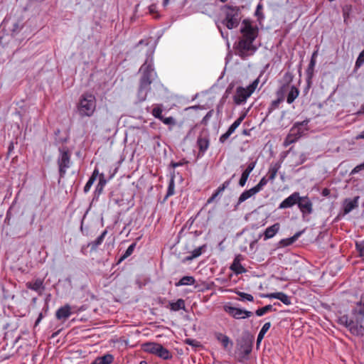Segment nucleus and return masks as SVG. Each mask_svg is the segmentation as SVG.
<instances>
[{"label":"nucleus","instance_id":"f257e3e1","mask_svg":"<svg viewBox=\"0 0 364 364\" xmlns=\"http://www.w3.org/2000/svg\"><path fill=\"white\" fill-rule=\"evenodd\" d=\"M241 33L242 36L235 46V53L242 59L245 60L253 55L257 50V47L253 45V41L257 36V31L250 25L245 24L241 28Z\"/></svg>","mask_w":364,"mask_h":364},{"label":"nucleus","instance_id":"f03ea898","mask_svg":"<svg viewBox=\"0 0 364 364\" xmlns=\"http://www.w3.org/2000/svg\"><path fill=\"white\" fill-rule=\"evenodd\" d=\"M141 77L139 82L137 96L140 102H143L146 99L148 92L151 90V84L154 77L156 75L153 68L152 54L149 55L144 63L140 68Z\"/></svg>","mask_w":364,"mask_h":364},{"label":"nucleus","instance_id":"7ed1b4c3","mask_svg":"<svg viewBox=\"0 0 364 364\" xmlns=\"http://www.w3.org/2000/svg\"><path fill=\"white\" fill-rule=\"evenodd\" d=\"M97 101L95 95L90 93L82 94L77 104V109L82 117H90L95 112Z\"/></svg>","mask_w":364,"mask_h":364},{"label":"nucleus","instance_id":"20e7f679","mask_svg":"<svg viewBox=\"0 0 364 364\" xmlns=\"http://www.w3.org/2000/svg\"><path fill=\"white\" fill-rule=\"evenodd\" d=\"M222 11L225 14V18L222 21L228 29H232L239 25L240 21V8L230 5H225L222 7Z\"/></svg>","mask_w":364,"mask_h":364},{"label":"nucleus","instance_id":"39448f33","mask_svg":"<svg viewBox=\"0 0 364 364\" xmlns=\"http://www.w3.org/2000/svg\"><path fill=\"white\" fill-rule=\"evenodd\" d=\"M309 119L304 120L301 122H296L291 128L289 133L286 136L283 145L284 147L289 146L290 144L296 142L301 138L306 132L308 131Z\"/></svg>","mask_w":364,"mask_h":364},{"label":"nucleus","instance_id":"423d86ee","mask_svg":"<svg viewBox=\"0 0 364 364\" xmlns=\"http://www.w3.org/2000/svg\"><path fill=\"white\" fill-rule=\"evenodd\" d=\"M71 154L67 147L59 149V156L57 163L59 168V175L60 178H63L66 173L67 169L70 168L71 164Z\"/></svg>","mask_w":364,"mask_h":364},{"label":"nucleus","instance_id":"0eeeda50","mask_svg":"<svg viewBox=\"0 0 364 364\" xmlns=\"http://www.w3.org/2000/svg\"><path fill=\"white\" fill-rule=\"evenodd\" d=\"M338 322L346 327L353 335L359 336L364 334L363 324H358L353 318V319H349L347 315H343L338 318Z\"/></svg>","mask_w":364,"mask_h":364},{"label":"nucleus","instance_id":"6e6552de","mask_svg":"<svg viewBox=\"0 0 364 364\" xmlns=\"http://www.w3.org/2000/svg\"><path fill=\"white\" fill-rule=\"evenodd\" d=\"M252 348V342L249 338H242L237 346L235 356L240 362L247 360Z\"/></svg>","mask_w":364,"mask_h":364},{"label":"nucleus","instance_id":"1a4fd4ad","mask_svg":"<svg viewBox=\"0 0 364 364\" xmlns=\"http://www.w3.org/2000/svg\"><path fill=\"white\" fill-rule=\"evenodd\" d=\"M144 350L146 352L154 354L161 358L168 360L171 358L170 352L162 345L156 343H148L144 345Z\"/></svg>","mask_w":364,"mask_h":364},{"label":"nucleus","instance_id":"9d476101","mask_svg":"<svg viewBox=\"0 0 364 364\" xmlns=\"http://www.w3.org/2000/svg\"><path fill=\"white\" fill-rule=\"evenodd\" d=\"M351 313L356 322L362 324L364 321V294H361L360 300L355 303Z\"/></svg>","mask_w":364,"mask_h":364},{"label":"nucleus","instance_id":"9b49d317","mask_svg":"<svg viewBox=\"0 0 364 364\" xmlns=\"http://www.w3.org/2000/svg\"><path fill=\"white\" fill-rule=\"evenodd\" d=\"M225 311L235 319H244L252 316V312L233 306H225Z\"/></svg>","mask_w":364,"mask_h":364},{"label":"nucleus","instance_id":"f8f14e48","mask_svg":"<svg viewBox=\"0 0 364 364\" xmlns=\"http://www.w3.org/2000/svg\"><path fill=\"white\" fill-rule=\"evenodd\" d=\"M297 205L303 217L313 213V203L308 196H300Z\"/></svg>","mask_w":364,"mask_h":364},{"label":"nucleus","instance_id":"ddd939ff","mask_svg":"<svg viewBox=\"0 0 364 364\" xmlns=\"http://www.w3.org/2000/svg\"><path fill=\"white\" fill-rule=\"evenodd\" d=\"M251 95L246 87H238L233 97L234 102L236 105L243 104Z\"/></svg>","mask_w":364,"mask_h":364},{"label":"nucleus","instance_id":"4468645a","mask_svg":"<svg viewBox=\"0 0 364 364\" xmlns=\"http://www.w3.org/2000/svg\"><path fill=\"white\" fill-rule=\"evenodd\" d=\"M300 199V195L299 192H294L287 198H285L279 205V209H285L293 207L294 205L297 204L299 200Z\"/></svg>","mask_w":364,"mask_h":364},{"label":"nucleus","instance_id":"2eb2a0df","mask_svg":"<svg viewBox=\"0 0 364 364\" xmlns=\"http://www.w3.org/2000/svg\"><path fill=\"white\" fill-rule=\"evenodd\" d=\"M245 118V115L240 116L228 128V131L220 136V141L224 143L230 136L235 132V129L240 125Z\"/></svg>","mask_w":364,"mask_h":364},{"label":"nucleus","instance_id":"dca6fc26","mask_svg":"<svg viewBox=\"0 0 364 364\" xmlns=\"http://www.w3.org/2000/svg\"><path fill=\"white\" fill-rule=\"evenodd\" d=\"M72 308L69 304H65L60 307L55 313V317L58 320L65 321L72 314Z\"/></svg>","mask_w":364,"mask_h":364},{"label":"nucleus","instance_id":"f3484780","mask_svg":"<svg viewBox=\"0 0 364 364\" xmlns=\"http://www.w3.org/2000/svg\"><path fill=\"white\" fill-rule=\"evenodd\" d=\"M242 259L243 258L241 255H237L230 265V269L236 274H240L246 272L245 268L241 264Z\"/></svg>","mask_w":364,"mask_h":364},{"label":"nucleus","instance_id":"a211bd4d","mask_svg":"<svg viewBox=\"0 0 364 364\" xmlns=\"http://www.w3.org/2000/svg\"><path fill=\"white\" fill-rule=\"evenodd\" d=\"M256 166V161H252L248 164L246 169L242 172L240 179L239 181V186L241 187H244L246 184V182L248 179V177L252 170L255 168Z\"/></svg>","mask_w":364,"mask_h":364},{"label":"nucleus","instance_id":"6ab92c4d","mask_svg":"<svg viewBox=\"0 0 364 364\" xmlns=\"http://www.w3.org/2000/svg\"><path fill=\"white\" fill-rule=\"evenodd\" d=\"M280 224L277 223L268 227L264 232V240L272 238L279 230Z\"/></svg>","mask_w":364,"mask_h":364},{"label":"nucleus","instance_id":"aec40b11","mask_svg":"<svg viewBox=\"0 0 364 364\" xmlns=\"http://www.w3.org/2000/svg\"><path fill=\"white\" fill-rule=\"evenodd\" d=\"M257 193V192L256 191V190H255L254 188H252L249 190L242 192L238 198L237 204L235 205V209H237L238 206L242 203L245 202V200H247V199H249L250 198H251L252 196H255Z\"/></svg>","mask_w":364,"mask_h":364},{"label":"nucleus","instance_id":"412c9836","mask_svg":"<svg viewBox=\"0 0 364 364\" xmlns=\"http://www.w3.org/2000/svg\"><path fill=\"white\" fill-rule=\"evenodd\" d=\"M358 197L355 198L353 200L346 199L343 203L344 214H348L358 206Z\"/></svg>","mask_w":364,"mask_h":364},{"label":"nucleus","instance_id":"4be33fe9","mask_svg":"<svg viewBox=\"0 0 364 364\" xmlns=\"http://www.w3.org/2000/svg\"><path fill=\"white\" fill-rule=\"evenodd\" d=\"M231 179L225 181L221 186H220L212 196L208 200V203H212L220 194H221L225 189H226L230 184Z\"/></svg>","mask_w":364,"mask_h":364},{"label":"nucleus","instance_id":"5701e85b","mask_svg":"<svg viewBox=\"0 0 364 364\" xmlns=\"http://www.w3.org/2000/svg\"><path fill=\"white\" fill-rule=\"evenodd\" d=\"M197 145L199 149V152L203 154L209 146V140L207 137L198 136L197 139Z\"/></svg>","mask_w":364,"mask_h":364},{"label":"nucleus","instance_id":"b1692460","mask_svg":"<svg viewBox=\"0 0 364 364\" xmlns=\"http://www.w3.org/2000/svg\"><path fill=\"white\" fill-rule=\"evenodd\" d=\"M281 167L279 163L272 164L269 166L267 175L269 181H274L277 176V173Z\"/></svg>","mask_w":364,"mask_h":364},{"label":"nucleus","instance_id":"393cba45","mask_svg":"<svg viewBox=\"0 0 364 364\" xmlns=\"http://www.w3.org/2000/svg\"><path fill=\"white\" fill-rule=\"evenodd\" d=\"M215 338L225 348H227L229 345H232V342L229 337L221 333H215Z\"/></svg>","mask_w":364,"mask_h":364},{"label":"nucleus","instance_id":"a878e982","mask_svg":"<svg viewBox=\"0 0 364 364\" xmlns=\"http://www.w3.org/2000/svg\"><path fill=\"white\" fill-rule=\"evenodd\" d=\"M26 286L29 289L38 291L41 289H43V280L37 279L33 282H27Z\"/></svg>","mask_w":364,"mask_h":364},{"label":"nucleus","instance_id":"bb28decb","mask_svg":"<svg viewBox=\"0 0 364 364\" xmlns=\"http://www.w3.org/2000/svg\"><path fill=\"white\" fill-rule=\"evenodd\" d=\"M299 90L295 86L292 85L290 87L289 93L287 97V102L289 104H291L299 96Z\"/></svg>","mask_w":364,"mask_h":364},{"label":"nucleus","instance_id":"cd10ccee","mask_svg":"<svg viewBox=\"0 0 364 364\" xmlns=\"http://www.w3.org/2000/svg\"><path fill=\"white\" fill-rule=\"evenodd\" d=\"M196 282V279L192 276H184L178 282L175 284L176 287L193 285Z\"/></svg>","mask_w":364,"mask_h":364},{"label":"nucleus","instance_id":"c85d7f7f","mask_svg":"<svg viewBox=\"0 0 364 364\" xmlns=\"http://www.w3.org/2000/svg\"><path fill=\"white\" fill-rule=\"evenodd\" d=\"M169 306L170 309L173 311L185 309V301L182 299H178L176 302H170Z\"/></svg>","mask_w":364,"mask_h":364},{"label":"nucleus","instance_id":"c756f323","mask_svg":"<svg viewBox=\"0 0 364 364\" xmlns=\"http://www.w3.org/2000/svg\"><path fill=\"white\" fill-rule=\"evenodd\" d=\"M271 327V323L270 322H267L265 323L263 326L262 327L260 331L259 332V334L257 336V345L259 346V343H261V341H262V339L264 338V336L265 335V333L268 331V330Z\"/></svg>","mask_w":364,"mask_h":364},{"label":"nucleus","instance_id":"7c9ffc66","mask_svg":"<svg viewBox=\"0 0 364 364\" xmlns=\"http://www.w3.org/2000/svg\"><path fill=\"white\" fill-rule=\"evenodd\" d=\"M205 248V245H202L196 249H195L192 252H191V255L190 256H187L186 257H185L183 259V262H187V261H190V260H192L198 257H199L202 252H203V250Z\"/></svg>","mask_w":364,"mask_h":364},{"label":"nucleus","instance_id":"2f4dec72","mask_svg":"<svg viewBox=\"0 0 364 364\" xmlns=\"http://www.w3.org/2000/svg\"><path fill=\"white\" fill-rule=\"evenodd\" d=\"M112 360V355L110 354H107L95 359L92 364H110Z\"/></svg>","mask_w":364,"mask_h":364},{"label":"nucleus","instance_id":"473e14b6","mask_svg":"<svg viewBox=\"0 0 364 364\" xmlns=\"http://www.w3.org/2000/svg\"><path fill=\"white\" fill-rule=\"evenodd\" d=\"M107 183V180L105 178V176L103 173L100 175L99 182L95 188V194L98 196L102 193L103 188Z\"/></svg>","mask_w":364,"mask_h":364},{"label":"nucleus","instance_id":"72a5a7b5","mask_svg":"<svg viewBox=\"0 0 364 364\" xmlns=\"http://www.w3.org/2000/svg\"><path fill=\"white\" fill-rule=\"evenodd\" d=\"M107 233V230H104L101 233V235L99 237H97V238L95 241L90 242L88 245L91 246L92 250H96L97 247L102 243Z\"/></svg>","mask_w":364,"mask_h":364},{"label":"nucleus","instance_id":"f704fd0d","mask_svg":"<svg viewBox=\"0 0 364 364\" xmlns=\"http://www.w3.org/2000/svg\"><path fill=\"white\" fill-rule=\"evenodd\" d=\"M275 311V309H273L272 306L269 304L262 308L257 309L255 311V314L257 316H262L264 315L265 314H267L269 311Z\"/></svg>","mask_w":364,"mask_h":364},{"label":"nucleus","instance_id":"c9c22d12","mask_svg":"<svg viewBox=\"0 0 364 364\" xmlns=\"http://www.w3.org/2000/svg\"><path fill=\"white\" fill-rule=\"evenodd\" d=\"M135 247H136V243L135 242L131 244L128 247V248L127 249L125 252L123 254V255L121 257V258L119 259V262H120L123 261L124 259H125L129 256H130L133 253V252H134V250L135 249Z\"/></svg>","mask_w":364,"mask_h":364},{"label":"nucleus","instance_id":"e433bc0d","mask_svg":"<svg viewBox=\"0 0 364 364\" xmlns=\"http://www.w3.org/2000/svg\"><path fill=\"white\" fill-rule=\"evenodd\" d=\"M151 114L154 117L161 120L164 117L162 115L161 105H156L155 107H154Z\"/></svg>","mask_w":364,"mask_h":364},{"label":"nucleus","instance_id":"4c0bfd02","mask_svg":"<svg viewBox=\"0 0 364 364\" xmlns=\"http://www.w3.org/2000/svg\"><path fill=\"white\" fill-rule=\"evenodd\" d=\"M268 181H269V178L267 179L266 177H262L259 182L253 188H255V190H256L257 193H259L260 191L262 190L263 187L267 185Z\"/></svg>","mask_w":364,"mask_h":364},{"label":"nucleus","instance_id":"58836bf2","mask_svg":"<svg viewBox=\"0 0 364 364\" xmlns=\"http://www.w3.org/2000/svg\"><path fill=\"white\" fill-rule=\"evenodd\" d=\"M174 188H175V183H174L173 178H172L169 181L166 198L171 196L174 194Z\"/></svg>","mask_w":364,"mask_h":364},{"label":"nucleus","instance_id":"ea45409f","mask_svg":"<svg viewBox=\"0 0 364 364\" xmlns=\"http://www.w3.org/2000/svg\"><path fill=\"white\" fill-rule=\"evenodd\" d=\"M161 121L168 126L173 127L176 125V119L173 117H163Z\"/></svg>","mask_w":364,"mask_h":364},{"label":"nucleus","instance_id":"a19ab883","mask_svg":"<svg viewBox=\"0 0 364 364\" xmlns=\"http://www.w3.org/2000/svg\"><path fill=\"white\" fill-rule=\"evenodd\" d=\"M237 294L241 297V300H242V301L243 300H247V301H254L253 296L250 294L238 291V292H237Z\"/></svg>","mask_w":364,"mask_h":364},{"label":"nucleus","instance_id":"79ce46f5","mask_svg":"<svg viewBox=\"0 0 364 364\" xmlns=\"http://www.w3.org/2000/svg\"><path fill=\"white\" fill-rule=\"evenodd\" d=\"M364 64V49L359 54L356 61H355V68H358Z\"/></svg>","mask_w":364,"mask_h":364},{"label":"nucleus","instance_id":"37998d69","mask_svg":"<svg viewBox=\"0 0 364 364\" xmlns=\"http://www.w3.org/2000/svg\"><path fill=\"white\" fill-rule=\"evenodd\" d=\"M300 235L301 232H296L293 237L285 240H282V242H284V245H289L292 244L294 241H296L297 238L300 236Z\"/></svg>","mask_w":364,"mask_h":364},{"label":"nucleus","instance_id":"c03bdc74","mask_svg":"<svg viewBox=\"0 0 364 364\" xmlns=\"http://www.w3.org/2000/svg\"><path fill=\"white\" fill-rule=\"evenodd\" d=\"M279 300L281 301L285 305L291 304V298L283 292L282 293Z\"/></svg>","mask_w":364,"mask_h":364},{"label":"nucleus","instance_id":"a18cd8bd","mask_svg":"<svg viewBox=\"0 0 364 364\" xmlns=\"http://www.w3.org/2000/svg\"><path fill=\"white\" fill-rule=\"evenodd\" d=\"M355 246L360 256L364 257V240L356 242Z\"/></svg>","mask_w":364,"mask_h":364},{"label":"nucleus","instance_id":"49530a36","mask_svg":"<svg viewBox=\"0 0 364 364\" xmlns=\"http://www.w3.org/2000/svg\"><path fill=\"white\" fill-rule=\"evenodd\" d=\"M317 53H318L317 50H316L313 53L309 65L308 71H309L310 70H312L314 69V68L316 65V57L317 55Z\"/></svg>","mask_w":364,"mask_h":364},{"label":"nucleus","instance_id":"de8ad7c7","mask_svg":"<svg viewBox=\"0 0 364 364\" xmlns=\"http://www.w3.org/2000/svg\"><path fill=\"white\" fill-rule=\"evenodd\" d=\"M94 177H90L87 182L86 183L85 186H84V192L87 193L90 190L92 186L93 185L94 182Z\"/></svg>","mask_w":364,"mask_h":364},{"label":"nucleus","instance_id":"09e8293b","mask_svg":"<svg viewBox=\"0 0 364 364\" xmlns=\"http://www.w3.org/2000/svg\"><path fill=\"white\" fill-rule=\"evenodd\" d=\"M259 83V80L256 79L249 86H247L246 88L248 90V91L252 94L255 89L257 88Z\"/></svg>","mask_w":364,"mask_h":364},{"label":"nucleus","instance_id":"8fccbe9b","mask_svg":"<svg viewBox=\"0 0 364 364\" xmlns=\"http://www.w3.org/2000/svg\"><path fill=\"white\" fill-rule=\"evenodd\" d=\"M282 292H274V293H270L267 294L264 296V297L269 298V299H279V297L281 296Z\"/></svg>","mask_w":364,"mask_h":364},{"label":"nucleus","instance_id":"3c124183","mask_svg":"<svg viewBox=\"0 0 364 364\" xmlns=\"http://www.w3.org/2000/svg\"><path fill=\"white\" fill-rule=\"evenodd\" d=\"M213 110H210L208 112V113L205 115V117L202 119V123L206 124L207 122L209 120V119L213 116Z\"/></svg>","mask_w":364,"mask_h":364},{"label":"nucleus","instance_id":"603ef678","mask_svg":"<svg viewBox=\"0 0 364 364\" xmlns=\"http://www.w3.org/2000/svg\"><path fill=\"white\" fill-rule=\"evenodd\" d=\"M364 169V162L356 166L352 171L351 173H356Z\"/></svg>","mask_w":364,"mask_h":364},{"label":"nucleus","instance_id":"864d4df0","mask_svg":"<svg viewBox=\"0 0 364 364\" xmlns=\"http://www.w3.org/2000/svg\"><path fill=\"white\" fill-rule=\"evenodd\" d=\"M283 100V98L281 97V98H278L277 100H274L272 102V109H276L279 107V105L280 104V102Z\"/></svg>","mask_w":364,"mask_h":364},{"label":"nucleus","instance_id":"5fc2aeb1","mask_svg":"<svg viewBox=\"0 0 364 364\" xmlns=\"http://www.w3.org/2000/svg\"><path fill=\"white\" fill-rule=\"evenodd\" d=\"M43 318V315L42 313H40L39 315H38V318L36 319V323H35V326H37L39 324V323L41 322V321L42 320V318Z\"/></svg>","mask_w":364,"mask_h":364},{"label":"nucleus","instance_id":"6e6d98bb","mask_svg":"<svg viewBox=\"0 0 364 364\" xmlns=\"http://www.w3.org/2000/svg\"><path fill=\"white\" fill-rule=\"evenodd\" d=\"M183 164L182 162H171V166L175 168L178 166H182Z\"/></svg>","mask_w":364,"mask_h":364},{"label":"nucleus","instance_id":"4d7b16f0","mask_svg":"<svg viewBox=\"0 0 364 364\" xmlns=\"http://www.w3.org/2000/svg\"><path fill=\"white\" fill-rule=\"evenodd\" d=\"M98 175H99L98 169L97 168H95V170L92 172V176L90 177H94V181H95Z\"/></svg>","mask_w":364,"mask_h":364},{"label":"nucleus","instance_id":"13d9d810","mask_svg":"<svg viewBox=\"0 0 364 364\" xmlns=\"http://www.w3.org/2000/svg\"><path fill=\"white\" fill-rule=\"evenodd\" d=\"M262 4H259L257 5V10H256V11H255V14H256V16H259V15L260 14V12H259V11H260V9H262Z\"/></svg>","mask_w":364,"mask_h":364},{"label":"nucleus","instance_id":"bf43d9fd","mask_svg":"<svg viewBox=\"0 0 364 364\" xmlns=\"http://www.w3.org/2000/svg\"><path fill=\"white\" fill-rule=\"evenodd\" d=\"M149 12L151 14H154V13L156 12V6H154V5L150 6H149Z\"/></svg>","mask_w":364,"mask_h":364},{"label":"nucleus","instance_id":"052dcab7","mask_svg":"<svg viewBox=\"0 0 364 364\" xmlns=\"http://www.w3.org/2000/svg\"><path fill=\"white\" fill-rule=\"evenodd\" d=\"M357 139H364V130L358 136Z\"/></svg>","mask_w":364,"mask_h":364},{"label":"nucleus","instance_id":"680f3d73","mask_svg":"<svg viewBox=\"0 0 364 364\" xmlns=\"http://www.w3.org/2000/svg\"><path fill=\"white\" fill-rule=\"evenodd\" d=\"M328 193H329V191H328V189H324V190L323 191V196H328Z\"/></svg>","mask_w":364,"mask_h":364},{"label":"nucleus","instance_id":"e2e57ef3","mask_svg":"<svg viewBox=\"0 0 364 364\" xmlns=\"http://www.w3.org/2000/svg\"><path fill=\"white\" fill-rule=\"evenodd\" d=\"M169 1H170V0H164L163 6H164V7H166V6L168 4Z\"/></svg>","mask_w":364,"mask_h":364},{"label":"nucleus","instance_id":"0e129e2a","mask_svg":"<svg viewBox=\"0 0 364 364\" xmlns=\"http://www.w3.org/2000/svg\"><path fill=\"white\" fill-rule=\"evenodd\" d=\"M288 87V85H284L282 87V92H284L286 90V88Z\"/></svg>","mask_w":364,"mask_h":364},{"label":"nucleus","instance_id":"69168bd1","mask_svg":"<svg viewBox=\"0 0 364 364\" xmlns=\"http://www.w3.org/2000/svg\"><path fill=\"white\" fill-rule=\"evenodd\" d=\"M187 343H188V344H190V345H193V346L194 345V344H193V340H192V341L188 340V341H187Z\"/></svg>","mask_w":364,"mask_h":364},{"label":"nucleus","instance_id":"338daca9","mask_svg":"<svg viewBox=\"0 0 364 364\" xmlns=\"http://www.w3.org/2000/svg\"><path fill=\"white\" fill-rule=\"evenodd\" d=\"M360 112L364 114V107L361 108Z\"/></svg>","mask_w":364,"mask_h":364},{"label":"nucleus","instance_id":"774afa93","mask_svg":"<svg viewBox=\"0 0 364 364\" xmlns=\"http://www.w3.org/2000/svg\"><path fill=\"white\" fill-rule=\"evenodd\" d=\"M139 364H147V363L145 361H141V362H140Z\"/></svg>","mask_w":364,"mask_h":364}]
</instances>
